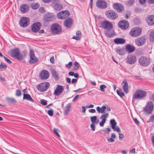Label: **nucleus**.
I'll use <instances>...</instances> for the list:
<instances>
[{
  "instance_id": "nucleus-1",
  "label": "nucleus",
  "mask_w": 154,
  "mask_h": 154,
  "mask_svg": "<svg viewBox=\"0 0 154 154\" xmlns=\"http://www.w3.org/2000/svg\"><path fill=\"white\" fill-rule=\"evenodd\" d=\"M100 27L106 29L104 31L105 35L107 37L111 38L113 35L114 32H111V29H112L113 26L112 23L107 20H105L100 23Z\"/></svg>"
},
{
  "instance_id": "nucleus-2",
  "label": "nucleus",
  "mask_w": 154,
  "mask_h": 154,
  "mask_svg": "<svg viewBox=\"0 0 154 154\" xmlns=\"http://www.w3.org/2000/svg\"><path fill=\"white\" fill-rule=\"evenodd\" d=\"M146 91L141 89L137 90L133 96V100L141 99L146 96Z\"/></svg>"
},
{
  "instance_id": "nucleus-3",
  "label": "nucleus",
  "mask_w": 154,
  "mask_h": 154,
  "mask_svg": "<svg viewBox=\"0 0 154 154\" xmlns=\"http://www.w3.org/2000/svg\"><path fill=\"white\" fill-rule=\"evenodd\" d=\"M50 29L52 34L54 35L60 34L62 30L61 26L57 23L53 24Z\"/></svg>"
},
{
  "instance_id": "nucleus-4",
  "label": "nucleus",
  "mask_w": 154,
  "mask_h": 154,
  "mask_svg": "<svg viewBox=\"0 0 154 154\" xmlns=\"http://www.w3.org/2000/svg\"><path fill=\"white\" fill-rule=\"evenodd\" d=\"M10 55L19 60H22L23 58V56L20 54V50L18 48H16L11 51Z\"/></svg>"
},
{
  "instance_id": "nucleus-5",
  "label": "nucleus",
  "mask_w": 154,
  "mask_h": 154,
  "mask_svg": "<svg viewBox=\"0 0 154 154\" xmlns=\"http://www.w3.org/2000/svg\"><path fill=\"white\" fill-rule=\"evenodd\" d=\"M150 60L145 56H142L138 59V62L142 66L146 67L148 66L150 63Z\"/></svg>"
},
{
  "instance_id": "nucleus-6",
  "label": "nucleus",
  "mask_w": 154,
  "mask_h": 154,
  "mask_svg": "<svg viewBox=\"0 0 154 154\" xmlns=\"http://www.w3.org/2000/svg\"><path fill=\"white\" fill-rule=\"evenodd\" d=\"M105 14L106 17L109 19L112 20H115L118 17V14L113 10H109L107 11Z\"/></svg>"
},
{
  "instance_id": "nucleus-7",
  "label": "nucleus",
  "mask_w": 154,
  "mask_h": 154,
  "mask_svg": "<svg viewBox=\"0 0 154 154\" xmlns=\"http://www.w3.org/2000/svg\"><path fill=\"white\" fill-rule=\"evenodd\" d=\"M142 29L139 27H136L131 29L129 32L130 35L132 37H136L141 34Z\"/></svg>"
},
{
  "instance_id": "nucleus-8",
  "label": "nucleus",
  "mask_w": 154,
  "mask_h": 154,
  "mask_svg": "<svg viewBox=\"0 0 154 154\" xmlns=\"http://www.w3.org/2000/svg\"><path fill=\"white\" fill-rule=\"evenodd\" d=\"M50 84L48 82H44L40 83L36 86V88L41 92L45 91L47 90L50 86Z\"/></svg>"
},
{
  "instance_id": "nucleus-9",
  "label": "nucleus",
  "mask_w": 154,
  "mask_h": 154,
  "mask_svg": "<svg viewBox=\"0 0 154 154\" xmlns=\"http://www.w3.org/2000/svg\"><path fill=\"white\" fill-rule=\"evenodd\" d=\"M29 23V18L25 17H21L19 22V25L22 27H26L27 26Z\"/></svg>"
},
{
  "instance_id": "nucleus-10",
  "label": "nucleus",
  "mask_w": 154,
  "mask_h": 154,
  "mask_svg": "<svg viewBox=\"0 0 154 154\" xmlns=\"http://www.w3.org/2000/svg\"><path fill=\"white\" fill-rule=\"evenodd\" d=\"M96 5L98 8L104 9L107 7V3L105 0H97L96 3Z\"/></svg>"
},
{
  "instance_id": "nucleus-11",
  "label": "nucleus",
  "mask_w": 154,
  "mask_h": 154,
  "mask_svg": "<svg viewBox=\"0 0 154 154\" xmlns=\"http://www.w3.org/2000/svg\"><path fill=\"white\" fill-rule=\"evenodd\" d=\"M153 108V104L151 101L149 102L143 108V110L148 114L151 113Z\"/></svg>"
},
{
  "instance_id": "nucleus-12",
  "label": "nucleus",
  "mask_w": 154,
  "mask_h": 154,
  "mask_svg": "<svg viewBox=\"0 0 154 154\" xmlns=\"http://www.w3.org/2000/svg\"><path fill=\"white\" fill-rule=\"evenodd\" d=\"M112 7L115 10L119 13H122L124 10V6L119 3H114L112 5Z\"/></svg>"
},
{
  "instance_id": "nucleus-13",
  "label": "nucleus",
  "mask_w": 154,
  "mask_h": 154,
  "mask_svg": "<svg viewBox=\"0 0 154 154\" xmlns=\"http://www.w3.org/2000/svg\"><path fill=\"white\" fill-rule=\"evenodd\" d=\"M118 26L122 29L126 30L129 27V23L127 20H123L119 21Z\"/></svg>"
},
{
  "instance_id": "nucleus-14",
  "label": "nucleus",
  "mask_w": 154,
  "mask_h": 154,
  "mask_svg": "<svg viewBox=\"0 0 154 154\" xmlns=\"http://www.w3.org/2000/svg\"><path fill=\"white\" fill-rule=\"evenodd\" d=\"M41 26V24L40 22H36L32 25L31 29L34 32H37L39 31Z\"/></svg>"
},
{
  "instance_id": "nucleus-15",
  "label": "nucleus",
  "mask_w": 154,
  "mask_h": 154,
  "mask_svg": "<svg viewBox=\"0 0 154 154\" xmlns=\"http://www.w3.org/2000/svg\"><path fill=\"white\" fill-rule=\"evenodd\" d=\"M29 55L30 57V60H29L30 63H34L38 62V59L35 57L33 50H30Z\"/></svg>"
},
{
  "instance_id": "nucleus-16",
  "label": "nucleus",
  "mask_w": 154,
  "mask_h": 154,
  "mask_svg": "<svg viewBox=\"0 0 154 154\" xmlns=\"http://www.w3.org/2000/svg\"><path fill=\"white\" fill-rule=\"evenodd\" d=\"M49 76V72L46 70H42L39 75V78L42 80L46 79L48 78Z\"/></svg>"
},
{
  "instance_id": "nucleus-17",
  "label": "nucleus",
  "mask_w": 154,
  "mask_h": 154,
  "mask_svg": "<svg viewBox=\"0 0 154 154\" xmlns=\"http://www.w3.org/2000/svg\"><path fill=\"white\" fill-rule=\"evenodd\" d=\"M136 44L138 46L143 45L146 42V39L144 37H141L137 38L135 40Z\"/></svg>"
},
{
  "instance_id": "nucleus-18",
  "label": "nucleus",
  "mask_w": 154,
  "mask_h": 154,
  "mask_svg": "<svg viewBox=\"0 0 154 154\" xmlns=\"http://www.w3.org/2000/svg\"><path fill=\"white\" fill-rule=\"evenodd\" d=\"M63 89L64 88L63 86L60 85H57L54 90V94L57 96L59 95L62 92Z\"/></svg>"
},
{
  "instance_id": "nucleus-19",
  "label": "nucleus",
  "mask_w": 154,
  "mask_h": 154,
  "mask_svg": "<svg viewBox=\"0 0 154 154\" xmlns=\"http://www.w3.org/2000/svg\"><path fill=\"white\" fill-rule=\"evenodd\" d=\"M136 60L135 55L131 54L128 56L127 58V63L130 64L134 63Z\"/></svg>"
},
{
  "instance_id": "nucleus-20",
  "label": "nucleus",
  "mask_w": 154,
  "mask_h": 154,
  "mask_svg": "<svg viewBox=\"0 0 154 154\" xmlns=\"http://www.w3.org/2000/svg\"><path fill=\"white\" fill-rule=\"evenodd\" d=\"M146 21L149 26L154 25V15H151L147 17L146 18Z\"/></svg>"
},
{
  "instance_id": "nucleus-21",
  "label": "nucleus",
  "mask_w": 154,
  "mask_h": 154,
  "mask_svg": "<svg viewBox=\"0 0 154 154\" xmlns=\"http://www.w3.org/2000/svg\"><path fill=\"white\" fill-rule=\"evenodd\" d=\"M63 24L67 28H70L72 24V19L71 18H69L64 21Z\"/></svg>"
},
{
  "instance_id": "nucleus-22",
  "label": "nucleus",
  "mask_w": 154,
  "mask_h": 154,
  "mask_svg": "<svg viewBox=\"0 0 154 154\" xmlns=\"http://www.w3.org/2000/svg\"><path fill=\"white\" fill-rule=\"evenodd\" d=\"M29 7L26 4H23L20 7V11L23 13L27 12L29 10Z\"/></svg>"
},
{
  "instance_id": "nucleus-23",
  "label": "nucleus",
  "mask_w": 154,
  "mask_h": 154,
  "mask_svg": "<svg viewBox=\"0 0 154 154\" xmlns=\"http://www.w3.org/2000/svg\"><path fill=\"white\" fill-rule=\"evenodd\" d=\"M122 85L124 92L125 93H128V84L126 81L125 80L123 81L122 82Z\"/></svg>"
},
{
  "instance_id": "nucleus-24",
  "label": "nucleus",
  "mask_w": 154,
  "mask_h": 154,
  "mask_svg": "<svg viewBox=\"0 0 154 154\" xmlns=\"http://www.w3.org/2000/svg\"><path fill=\"white\" fill-rule=\"evenodd\" d=\"M126 49L129 53H132L135 50V48L132 45L128 44L126 46Z\"/></svg>"
},
{
  "instance_id": "nucleus-25",
  "label": "nucleus",
  "mask_w": 154,
  "mask_h": 154,
  "mask_svg": "<svg viewBox=\"0 0 154 154\" xmlns=\"http://www.w3.org/2000/svg\"><path fill=\"white\" fill-rule=\"evenodd\" d=\"M50 71L52 76L55 78L56 80L58 79L59 78L58 75L54 69L51 68L50 69Z\"/></svg>"
},
{
  "instance_id": "nucleus-26",
  "label": "nucleus",
  "mask_w": 154,
  "mask_h": 154,
  "mask_svg": "<svg viewBox=\"0 0 154 154\" xmlns=\"http://www.w3.org/2000/svg\"><path fill=\"white\" fill-rule=\"evenodd\" d=\"M23 99L28 100L32 103L35 102L34 100L32 98L30 95L29 94H23Z\"/></svg>"
},
{
  "instance_id": "nucleus-27",
  "label": "nucleus",
  "mask_w": 154,
  "mask_h": 154,
  "mask_svg": "<svg viewBox=\"0 0 154 154\" xmlns=\"http://www.w3.org/2000/svg\"><path fill=\"white\" fill-rule=\"evenodd\" d=\"M114 42L117 44H123L125 43V41L123 38H116L114 39Z\"/></svg>"
},
{
  "instance_id": "nucleus-28",
  "label": "nucleus",
  "mask_w": 154,
  "mask_h": 154,
  "mask_svg": "<svg viewBox=\"0 0 154 154\" xmlns=\"http://www.w3.org/2000/svg\"><path fill=\"white\" fill-rule=\"evenodd\" d=\"M82 34L81 32L79 31H77L76 32V35L72 37V38L76 40H80Z\"/></svg>"
},
{
  "instance_id": "nucleus-29",
  "label": "nucleus",
  "mask_w": 154,
  "mask_h": 154,
  "mask_svg": "<svg viewBox=\"0 0 154 154\" xmlns=\"http://www.w3.org/2000/svg\"><path fill=\"white\" fill-rule=\"evenodd\" d=\"M6 100L8 103H16V101L14 98L6 97Z\"/></svg>"
},
{
  "instance_id": "nucleus-30",
  "label": "nucleus",
  "mask_w": 154,
  "mask_h": 154,
  "mask_svg": "<svg viewBox=\"0 0 154 154\" xmlns=\"http://www.w3.org/2000/svg\"><path fill=\"white\" fill-rule=\"evenodd\" d=\"M64 14V11H63L59 12L57 14V17L60 19H65V15Z\"/></svg>"
},
{
  "instance_id": "nucleus-31",
  "label": "nucleus",
  "mask_w": 154,
  "mask_h": 154,
  "mask_svg": "<svg viewBox=\"0 0 154 154\" xmlns=\"http://www.w3.org/2000/svg\"><path fill=\"white\" fill-rule=\"evenodd\" d=\"M116 52L118 54L120 55H123L125 54L123 49L120 48H118L116 49Z\"/></svg>"
},
{
  "instance_id": "nucleus-32",
  "label": "nucleus",
  "mask_w": 154,
  "mask_h": 154,
  "mask_svg": "<svg viewBox=\"0 0 154 154\" xmlns=\"http://www.w3.org/2000/svg\"><path fill=\"white\" fill-rule=\"evenodd\" d=\"M53 7L55 10L57 11H59L62 8L63 6L61 5L55 4L54 5Z\"/></svg>"
},
{
  "instance_id": "nucleus-33",
  "label": "nucleus",
  "mask_w": 154,
  "mask_h": 154,
  "mask_svg": "<svg viewBox=\"0 0 154 154\" xmlns=\"http://www.w3.org/2000/svg\"><path fill=\"white\" fill-rule=\"evenodd\" d=\"M149 39L151 42L154 41V30L151 32L150 33Z\"/></svg>"
},
{
  "instance_id": "nucleus-34",
  "label": "nucleus",
  "mask_w": 154,
  "mask_h": 154,
  "mask_svg": "<svg viewBox=\"0 0 154 154\" xmlns=\"http://www.w3.org/2000/svg\"><path fill=\"white\" fill-rule=\"evenodd\" d=\"M109 116V113H106L105 114H103L100 117V119L102 120H105L106 121V119Z\"/></svg>"
},
{
  "instance_id": "nucleus-35",
  "label": "nucleus",
  "mask_w": 154,
  "mask_h": 154,
  "mask_svg": "<svg viewBox=\"0 0 154 154\" xmlns=\"http://www.w3.org/2000/svg\"><path fill=\"white\" fill-rule=\"evenodd\" d=\"M136 0H129L126 2V5L128 6L133 5Z\"/></svg>"
},
{
  "instance_id": "nucleus-36",
  "label": "nucleus",
  "mask_w": 154,
  "mask_h": 154,
  "mask_svg": "<svg viewBox=\"0 0 154 154\" xmlns=\"http://www.w3.org/2000/svg\"><path fill=\"white\" fill-rule=\"evenodd\" d=\"M110 123L111 125V127L112 128H114V127H115L117 125V123L115 120L113 119H111L110 121Z\"/></svg>"
},
{
  "instance_id": "nucleus-37",
  "label": "nucleus",
  "mask_w": 154,
  "mask_h": 154,
  "mask_svg": "<svg viewBox=\"0 0 154 154\" xmlns=\"http://www.w3.org/2000/svg\"><path fill=\"white\" fill-rule=\"evenodd\" d=\"M31 7L34 10L37 9L39 6V5L38 3L32 4L31 5Z\"/></svg>"
},
{
  "instance_id": "nucleus-38",
  "label": "nucleus",
  "mask_w": 154,
  "mask_h": 154,
  "mask_svg": "<svg viewBox=\"0 0 154 154\" xmlns=\"http://www.w3.org/2000/svg\"><path fill=\"white\" fill-rule=\"evenodd\" d=\"M90 118L92 123H94L95 122V121L97 119V116H94L92 117H91Z\"/></svg>"
},
{
  "instance_id": "nucleus-39",
  "label": "nucleus",
  "mask_w": 154,
  "mask_h": 154,
  "mask_svg": "<svg viewBox=\"0 0 154 154\" xmlns=\"http://www.w3.org/2000/svg\"><path fill=\"white\" fill-rule=\"evenodd\" d=\"M117 93L121 97H123L125 95L124 93L118 90L117 91Z\"/></svg>"
},
{
  "instance_id": "nucleus-40",
  "label": "nucleus",
  "mask_w": 154,
  "mask_h": 154,
  "mask_svg": "<svg viewBox=\"0 0 154 154\" xmlns=\"http://www.w3.org/2000/svg\"><path fill=\"white\" fill-rule=\"evenodd\" d=\"M64 14H63L64 15H65V19L67 18L70 15V13L69 11H64Z\"/></svg>"
},
{
  "instance_id": "nucleus-41",
  "label": "nucleus",
  "mask_w": 154,
  "mask_h": 154,
  "mask_svg": "<svg viewBox=\"0 0 154 154\" xmlns=\"http://www.w3.org/2000/svg\"><path fill=\"white\" fill-rule=\"evenodd\" d=\"M106 86L105 85H101L100 86V90L102 92H104V89L106 88Z\"/></svg>"
},
{
  "instance_id": "nucleus-42",
  "label": "nucleus",
  "mask_w": 154,
  "mask_h": 154,
  "mask_svg": "<svg viewBox=\"0 0 154 154\" xmlns=\"http://www.w3.org/2000/svg\"><path fill=\"white\" fill-rule=\"evenodd\" d=\"M40 103L42 105L45 106L47 104V101L44 99H41L40 101Z\"/></svg>"
},
{
  "instance_id": "nucleus-43",
  "label": "nucleus",
  "mask_w": 154,
  "mask_h": 154,
  "mask_svg": "<svg viewBox=\"0 0 154 154\" xmlns=\"http://www.w3.org/2000/svg\"><path fill=\"white\" fill-rule=\"evenodd\" d=\"M58 130L56 128H54V130H53V132L58 137H60V134H59V133H58Z\"/></svg>"
},
{
  "instance_id": "nucleus-44",
  "label": "nucleus",
  "mask_w": 154,
  "mask_h": 154,
  "mask_svg": "<svg viewBox=\"0 0 154 154\" xmlns=\"http://www.w3.org/2000/svg\"><path fill=\"white\" fill-rule=\"evenodd\" d=\"M21 95V92L19 90H17L16 91V95L18 97L20 96Z\"/></svg>"
},
{
  "instance_id": "nucleus-45",
  "label": "nucleus",
  "mask_w": 154,
  "mask_h": 154,
  "mask_svg": "<svg viewBox=\"0 0 154 154\" xmlns=\"http://www.w3.org/2000/svg\"><path fill=\"white\" fill-rule=\"evenodd\" d=\"M112 128L114 131H117L118 132H119L121 131L120 128L118 127L115 126L114 127V128Z\"/></svg>"
},
{
  "instance_id": "nucleus-46",
  "label": "nucleus",
  "mask_w": 154,
  "mask_h": 154,
  "mask_svg": "<svg viewBox=\"0 0 154 154\" xmlns=\"http://www.w3.org/2000/svg\"><path fill=\"white\" fill-rule=\"evenodd\" d=\"M154 120V115H152L150 116L149 121L147 122H152Z\"/></svg>"
},
{
  "instance_id": "nucleus-47",
  "label": "nucleus",
  "mask_w": 154,
  "mask_h": 154,
  "mask_svg": "<svg viewBox=\"0 0 154 154\" xmlns=\"http://www.w3.org/2000/svg\"><path fill=\"white\" fill-rule=\"evenodd\" d=\"M48 114L50 116H52L53 115V111L52 109L48 111Z\"/></svg>"
},
{
  "instance_id": "nucleus-48",
  "label": "nucleus",
  "mask_w": 154,
  "mask_h": 154,
  "mask_svg": "<svg viewBox=\"0 0 154 154\" xmlns=\"http://www.w3.org/2000/svg\"><path fill=\"white\" fill-rule=\"evenodd\" d=\"M146 0H139V3L141 5H144L146 2Z\"/></svg>"
},
{
  "instance_id": "nucleus-49",
  "label": "nucleus",
  "mask_w": 154,
  "mask_h": 154,
  "mask_svg": "<svg viewBox=\"0 0 154 154\" xmlns=\"http://www.w3.org/2000/svg\"><path fill=\"white\" fill-rule=\"evenodd\" d=\"M5 60L8 63H11L12 62L11 61L9 60L5 56H3Z\"/></svg>"
},
{
  "instance_id": "nucleus-50",
  "label": "nucleus",
  "mask_w": 154,
  "mask_h": 154,
  "mask_svg": "<svg viewBox=\"0 0 154 154\" xmlns=\"http://www.w3.org/2000/svg\"><path fill=\"white\" fill-rule=\"evenodd\" d=\"M106 109V107L105 106H103L101 108V113H103L104 112L105 110Z\"/></svg>"
},
{
  "instance_id": "nucleus-51",
  "label": "nucleus",
  "mask_w": 154,
  "mask_h": 154,
  "mask_svg": "<svg viewBox=\"0 0 154 154\" xmlns=\"http://www.w3.org/2000/svg\"><path fill=\"white\" fill-rule=\"evenodd\" d=\"M71 104L70 103H69L67 104L66 105V106H65V108H66L65 109H66V110L69 111H70V107L71 106Z\"/></svg>"
},
{
  "instance_id": "nucleus-52",
  "label": "nucleus",
  "mask_w": 154,
  "mask_h": 154,
  "mask_svg": "<svg viewBox=\"0 0 154 154\" xmlns=\"http://www.w3.org/2000/svg\"><path fill=\"white\" fill-rule=\"evenodd\" d=\"M94 123H92L90 125V127L91 128L92 131H94L95 128V126Z\"/></svg>"
},
{
  "instance_id": "nucleus-53",
  "label": "nucleus",
  "mask_w": 154,
  "mask_h": 154,
  "mask_svg": "<svg viewBox=\"0 0 154 154\" xmlns=\"http://www.w3.org/2000/svg\"><path fill=\"white\" fill-rule=\"evenodd\" d=\"M147 2L149 4H154V0H147Z\"/></svg>"
},
{
  "instance_id": "nucleus-54",
  "label": "nucleus",
  "mask_w": 154,
  "mask_h": 154,
  "mask_svg": "<svg viewBox=\"0 0 154 154\" xmlns=\"http://www.w3.org/2000/svg\"><path fill=\"white\" fill-rule=\"evenodd\" d=\"M72 66V62L71 61L69 62L68 64H66V67H70Z\"/></svg>"
},
{
  "instance_id": "nucleus-55",
  "label": "nucleus",
  "mask_w": 154,
  "mask_h": 154,
  "mask_svg": "<svg viewBox=\"0 0 154 154\" xmlns=\"http://www.w3.org/2000/svg\"><path fill=\"white\" fill-rule=\"evenodd\" d=\"M105 122L106 121H105L104 120H102V121L100 123V125L101 127L103 126Z\"/></svg>"
},
{
  "instance_id": "nucleus-56",
  "label": "nucleus",
  "mask_w": 154,
  "mask_h": 154,
  "mask_svg": "<svg viewBox=\"0 0 154 154\" xmlns=\"http://www.w3.org/2000/svg\"><path fill=\"white\" fill-rule=\"evenodd\" d=\"M107 140L109 142H113L115 141V140L112 138H107Z\"/></svg>"
},
{
  "instance_id": "nucleus-57",
  "label": "nucleus",
  "mask_w": 154,
  "mask_h": 154,
  "mask_svg": "<svg viewBox=\"0 0 154 154\" xmlns=\"http://www.w3.org/2000/svg\"><path fill=\"white\" fill-rule=\"evenodd\" d=\"M111 130L109 128H106L105 130L104 131V132H105L106 133L108 134L110 131Z\"/></svg>"
},
{
  "instance_id": "nucleus-58",
  "label": "nucleus",
  "mask_w": 154,
  "mask_h": 154,
  "mask_svg": "<svg viewBox=\"0 0 154 154\" xmlns=\"http://www.w3.org/2000/svg\"><path fill=\"white\" fill-rule=\"evenodd\" d=\"M134 123L137 125H138L140 123V122L137 118H135L134 119Z\"/></svg>"
},
{
  "instance_id": "nucleus-59",
  "label": "nucleus",
  "mask_w": 154,
  "mask_h": 154,
  "mask_svg": "<svg viewBox=\"0 0 154 154\" xmlns=\"http://www.w3.org/2000/svg\"><path fill=\"white\" fill-rule=\"evenodd\" d=\"M79 94L76 95L75 97L73 98V99L72 100V101L73 102L75 101L77 99V98L79 97Z\"/></svg>"
},
{
  "instance_id": "nucleus-60",
  "label": "nucleus",
  "mask_w": 154,
  "mask_h": 154,
  "mask_svg": "<svg viewBox=\"0 0 154 154\" xmlns=\"http://www.w3.org/2000/svg\"><path fill=\"white\" fill-rule=\"evenodd\" d=\"M89 112L91 113H94L96 112V110L94 109H90L88 110Z\"/></svg>"
},
{
  "instance_id": "nucleus-61",
  "label": "nucleus",
  "mask_w": 154,
  "mask_h": 154,
  "mask_svg": "<svg viewBox=\"0 0 154 154\" xmlns=\"http://www.w3.org/2000/svg\"><path fill=\"white\" fill-rule=\"evenodd\" d=\"M7 65L3 63H1L0 67H7Z\"/></svg>"
},
{
  "instance_id": "nucleus-62",
  "label": "nucleus",
  "mask_w": 154,
  "mask_h": 154,
  "mask_svg": "<svg viewBox=\"0 0 154 154\" xmlns=\"http://www.w3.org/2000/svg\"><path fill=\"white\" fill-rule=\"evenodd\" d=\"M74 65L76 67H79V63L76 61L75 62Z\"/></svg>"
},
{
  "instance_id": "nucleus-63",
  "label": "nucleus",
  "mask_w": 154,
  "mask_h": 154,
  "mask_svg": "<svg viewBox=\"0 0 154 154\" xmlns=\"http://www.w3.org/2000/svg\"><path fill=\"white\" fill-rule=\"evenodd\" d=\"M97 110V111L98 113H101V108L99 106H97L96 108Z\"/></svg>"
},
{
  "instance_id": "nucleus-64",
  "label": "nucleus",
  "mask_w": 154,
  "mask_h": 154,
  "mask_svg": "<svg viewBox=\"0 0 154 154\" xmlns=\"http://www.w3.org/2000/svg\"><path fill=\"white\" fill-rule=\"evenodd\" d=\"M44 20L45 22H48L51 20L50 18V17L45 18L44 19Z\"/></svg>"
}]
</instances>
